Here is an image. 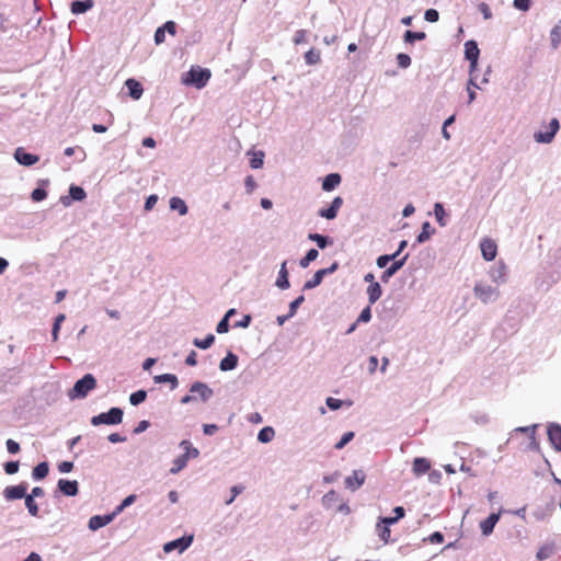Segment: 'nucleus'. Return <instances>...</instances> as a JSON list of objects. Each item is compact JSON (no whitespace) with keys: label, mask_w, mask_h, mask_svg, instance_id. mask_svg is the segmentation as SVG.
<instances>
[{"label":"nucleus","mask_w":561,"mask_h":561,"mask_svg":"<svg viewBox=\"0 0 561 561\" xmlns=\"http://www.w3.org/2000/svg\"><path fill=\"white\" fill-rule=\"evenodd\" d=\"M474 297L483 305L494 304L501 298L499 286H493L485 280H478L473 286Z\"/></svg>","instance_id":"obj_1"},{"label":"nucleus","mask_w":561,"mask_h":561,"mask_svg":"<svg viewBox=\"0 0 561 561\" xmlns=\"http://www.w3.org/2000/svg\"><path fill=\"white\" fill-rule=\"evenodd\" d=\"M96 386V379L91 375L87 374L81 379L76 381L73 388L68 392L71 400L83 399L87 394L93 390Z\"/></svg>","instance_id":"obj_2"},{"label":"nucleus","mask_w":561,"mask_h":561,"mask_svg":"<svg viewBox=\"0 0 561 561\" xmlns=\"http://www.w3.org/2000/svg\"><path fill=\"white\" fill-rule=\"evenodd\" d=\"M210 79V71L201 67H192L185 77L182 79L186 85H194L197 89L204 88Z\"/></svg>","instance_id":"obj_3"},{"label":"nucleus","mask_w":561,"mask_h":561,"mask_svg":"<svg viewBox=\"0 0 561 561\" xmlns=\"http://www.w3.org/2000/svg\"><path fill=\"white\" fill-rule=\"evenodd\" d=\"M123 410L119 408H111L106 413H100L91 419V424L99 426L101 424L115 425L122 423Z\"/></svg>","instance_id":"obj_4"},{"label":"nucleus","mask_w":561,"mask_h":561,"mask_svg":"<svg viewBox=\"0 0 561 561\" xmlns=\"http://www.w3.org/2000/svg\"><path fill=\"white\" fill-rule=\"evenodd\" d=\"M488 274L496 286L504 285L507 282V266L502 261L491 266Z\"/></svg>","instance_id":"obj_5"},{"label":"nucleus","mask_w":561,"mask_h":561,"mask_svg":"<svg viewBox=\"0 0 561 561\" xmlns=\"http://www.w3.org/2000/svg\"><path fill=\"white\" fill-rule=\"evenodd\" d=\"M559 128V121L557 118H552L549 123V131H537L534 134V139L539 144H550L553 140Z\"/></svg>","instance_id":"obj_6"},{"label":"nucleus","mask_w":561,"mask_h":561,"mask_svg":"<svg viewBox=\"0 0 561 561\" xmlns=\"http://www.w3.org/2000/svg\"><path fill=\"white\" fill-rule=\"evenodd\" d=\"M193 542V536H184L179 539L172 540L167 542L163 546V551L165 553L172 552L174 550H178L180 553L185 551Z\"/></svg>","instance_id":"obj_7"},{"label":"nucleus","mask_w":561,"mask_h":561,"mask_svg":"<svg viewBox=\"0 0 561 561\" xmlns=\"http://www.w3.org/2000/svg\"><path fill=\"white\" fill-rule=\"evenodd\" d=\"M27 491V483L22 482L18 485L5 486L2 495L7 501H15L23 499Z\"/></svg>","instance_id":"obj_8"},{"label":"nucleus","mask_w":561,"mask_h":561,"mask_svg":"<svg viewBox=\"0 0 561 561\" xmlns=\"http://www.w3.org/2000/svg\"><path fill=\"white\" fill-rule=\"evenodd\" d=\"M190 392L193 394H197V400L199 399L202 402H207L213 396V389L205 382L195 381L191 385Z\"/></svg>","instance_id":"obj_9"},{"label":"nucleus","mask_w":561,"mask_h":561,"mask_svg":"<svg viewBox=\"0 0 561 561\" xmlns=\"http://www.w3.org/2000/svg\"><path fill=\"white\" fill-rule=\"evenodd\" d=\"M548 438L557 451H561V425L558 423H550L548 425Z\"/></svg>","instance_id":"obj_10"},{"label":"nucleus","mask_w":561,"mask_h":561,"mask_svg":"<svg viewBox=\"0 0 561 561\" xmlns=\"http://www.w3.org/2000/svg\"><path fill=\"white\" fill-rule=\"evenodd\" d=\"M409 254H405L399 260H393L392 264L387 267L380 276L381 282L388 283L389 279L405 264Z\"/></svg>","instance_id":"obj_11"},{"label":"nucleus","mask_w":561,"mask_h":561,"mask_svg":"<svg viewBox=\"0 0 561 561\" xmlns=\"http://www.w3.org/2000/svg\"><path fill=\"white\" fill-rule=\"evenodd\" d=\"M366 476L363 470H354L353 473L345 479L346 488L352 491L360 488L365 482Z\"/></svg>","instance_id":"obj_12"},{"label":"nucleus","mask_w":561,"mask_h":561,"mask_svg":"<svg viewBox=\"0 0 561 561\" xmlns=\"http://www.w3.org/2000/svg\"><path fill=\"white\" fill-rule=\"evenodd\" d=\"M57 488L62 494L67 496H75L79 492V484L76 480L60 479L57 483Z\"/></svg>","instance_id":"obj_13"},{"label":"nucleus","mask_w":561,"mask_h":561,"mask_svg":"<svg viewBox=\"0 0 561 561\" xmlns=\"http://www.w3.org/2000/svg\"><path fill=\"white\" fill-rule=\"evenodd\" d=\"M15 160L25 167H31L38 162L39 157L33 153L26 152L23 148H18L14 152Z\"/></svg>","instance_id":"obj_14"},{"label":"nucleus","mask_w":561,"mask_h":561,"mask_svg":"<svg viewBox=\"0 0 561 561\" xmlns=\"http://www.w3.org/2000/svg\"><path fill=\"white\" fill-rule=\"evenodd\" d=\"M482 256L485 261H492L496 256L497 247L491 239H483L480 243Z\"/></svg>","instance_id":"obj_15"},{"label":"nucleus","mask_w":561,"mask_h":561,"mask_svg":"<svg viewBox=\"0 0 561 561\" xmlns=\"http://www.w3.org/2000/svg\"><path fill=\"white\" fill-rule=\"evenodd\" d=\"M114 519V515H94L89 519V529L95 531L106 525H108Z\"/></svg>","instance_id":"obj_16"},{"label":"nucleus","mask_w":561,"mask_h":561,"mask_svg":"<svg viewBox=\"0 0 561 561\" xmlns=\"http://www.w3.org/2000/svg\"><path fill=\"white\" fill-rule=\"evenodd\" d=\"M500 516V513H492L486 519L480 523V528L484 536H490L493 533L494 526L499 522Z\"/></svg>","instance_id":"obj_17"},{"label":"nucleus","mask_w":561,"mask_h":561,"mask_svg":"<svg viewBox=\"0 0 561 561\" xmlns=\"http://www.w3.org/2000/svg\"><path fill=\"white\" fill-rule=\"evenodd\" d=\"M275 285L279 288V289H288L290 284H289V279H288V270H287V262L284 261L282 264H280V268H279V272H278V276H277V279L275 282Z\"/></svg>","instance_id":"obj_18"},{"label":"nucleus","mask_w":561,"mask_h":561,"mask_svg":"<svg viewBox=\"0 0 561 561\" xmlns=\"http://www.w3.org/2000/svg\"><path fill=\"white\" fill-rule=\"evenodd\" d=\"M480 49L476 41H468L465 43V57L467 60L474 62L479 59Z\"/></svg>","instance_id":"obj_19"},{"label":"nucleus","mask_w":561,"mask_h":561,"mask_svg":"<svg viewBox=\"0 0 561 561\" xmlns=\"http://www.w3.org/2000/svg\"><path fill=\"white\" fill-rule=\"evenodd\" d=\"M125 85L127 87L128 91H129V95L134 99V100H139L144 93V89L141 87V84L135 80V79H127L126 82H125Z\"/></svg>","instance_id":"obj_20"},{"label":"nucleus","mask_w":561,"mask_h":561,"mask_svg":"<svg viewBox=\"0 0 561 561\" xmlns=\"http://www.w3.org/2000/svg\"><path fill=\"white\" fill-rule=\"evenodd\" d=\"M238 365V356L232 352H228L227 356L222 358L219 363V369L221 371L232 370Z\"/></svg>","instance_id":"obj_21"},{"label":"nucleus","mask_w":561,"mask_h":561,"mask_svg":"<svg viewBox=\"0 0 561 561\" xmlns=\"http://www.w3.org/2000/svg\"><path fill=\"white\" fill-rule=\"evenodd\" d=\"M341 180L339 173L328 174L322 182V190L325 192L333 191L341 183Z\"/></svg>","instance_id":"obj_22"},{"label":"nucleus","mask_w":561,"mask_h":561,"mask_svg":"<svg viewBox=\"0 0 561 561\" xmlns=\"http://www.w3.org/2000/svg\"><path fill=\"white\" fill-rule=\"evenodd\" d=\"M431 468V463L426 458L417 457L413 461V473L415 476H421L425 473Z\"/></svg>","instance_id":"obj_23"},{"label":"nucleus","mask_w":561,"mask_h":561,"mask_svg":"<svg viewBox=\"0 0 561 561\" xmlns=\"http://www.w3.org/2000/svg\"><path fill=\"white\" fill-rule=\"evenodd\" d=\"M93 5H94L93 0L73 1L71 3V12L73 14H81V13H84V12L89 11L90 9H92Z\"/></svg>","instance_id":"obj_24"},{"label":"nucleus","mask_w":561,"mask_h":561,"mask_svg":"<svg viewBox=\"0 0 561 561\" xmlns=\"http://www.w3.org/2000/svg\"><path fill=\"white\" fill-rule=\"evenodd\" d=\"M49 466L46 461L39 462L32 471V478L36 481L43 480L47 477Z\"/></svg>","instance_id":"obj_25"},{"label":"nucleus","mask_w":561,"mask_h":561,"mask_svg":"<svg viewBox=\"0 0 561 561\" xmlns=\"http://www.w3.org/2000/svg\"><path fill=\"white\" fill-rule=\"evenodd\" d=\"M153 381L156 383L169 382L171 386V389H175L179 386L178 377L173 374H163V375L154 376Z\"/></svg>","instance_id":"obj_26"},{"label":"nucleus","mask_w":561,"mask_h":561,"mask_svg":"<svg viewBox=\"0 0 561 561\" xmlns=\"http://www.w3.org/2000/svg\"><path fill=\"white\" fill-rule=\"evenodd\" d=\"M180 447L184 450L183 456H185L187 459H195L199 456V450L193 447L190 440H182L180 443Z\"/></svg>","instance_id":"obj_27"},{"label":"nucleus","mask_w":561,"mask_h":561,"mask_svg":"<svg viewBox=\"0 0 561 561\" xmlns=\"http://www.w3.org/2000/svg\"><path fill=\"white\" fill-rule=\"evenodd\" d=\"M170 208L172 210L178 211L181 216L186 215L188 211V208H187L185 202L180 197H172L170 199Z\"/></svg>","instance_id":"obj_28"},{"label":"nucleus","mask_w":561,"mask_h":561,"mask_svg":"<svg viewBox=\"0 0 561 561\" xmlns=\"http://www.w3.org/2000/svg\"><path fill=\"white\" fill-rule=\"evenodd\" d=\"M381 286L379 285V283H373L368 286L367 288V295H368V300H369V304H375L381 296Z\"/></svg>","instance_id":"obj_29"},{"label":"nucleus","mask_w":561,"mask_h":561,"mask_svg":"<svg viewBox=\"0 0 561 561\" xmlns=\"http://www.w3.org/2000/svg\"><path fill=\"white\" fill-rule=\"evenodd\" d=\"M434 232H435V229L431 226V224L428 221H425L422 225V231L417 236L416 241L419 243H424L425 241H427L431 238L432 234H434Z\"/></svg>","instance_id":"obj_30"},{"label":"nucleus","mask_w":561,"mask_h":561,"mask_svg":"<svg viewBox=\"0 0 561 561\" xmlns=\"http://www.w3.org/2000/svg\"><path fill=\"white\" fill-rule=\"evenodd\" d=\"M308 238L309 240L314 241L320 249H325L328 245L333 243L331 238L319 233H310Z\"/></svg>","instance_id":"obj_31"},{"label":"nucleus","mask_w":561,"mask_h":561,"mask_svg":"<svg viewBox=\"0 0 561 561\" xmlns=\"http://www.w3.org/2000/svg\"><path fill=\"white\" fill-rule=\"evenodd\" d=\"M275 436V431L271 426H265L262 430H260L257 434V440L260 443L266 444L270 443Z\"/></svg>","instance_id":"obj_32"},{"label":"nucleus","mask_w":561,"mask_h":561,"mask_svg":"<svg viewBox=\"0 0 561 561\" xmlns=\"http://www.w3.org/2000/svg\"><path fill=\"white\" fill-rule=\"evenodd\" d=\"M324 275L323 273L321 272V270L317 271L314 273V275L312 276L311 279L307 280L305 284H304V287L302 289L304 290H310V289H313L316 288L317 286H319L323 279Z\"/></svg>","instance_id":"obj_33"},{"label":"nucleus","mask_w":561,"mask_h":561,"mask_svg":"<svg viewBox=\"0 0 561 561\" xmlns=\"http://www.w3.org/2000/svg\"><path fill=\"white\" fill-rule=\"evenodd\" d=\"M187 461H188V459L183 455L176 457L173 460V466L170 469V473L178 474L181 470H183L186 467Z\"/></svg>","instance_id":"obj_34"},{"label":"nucleus","mask_w":561,"mask_h":561,"mask_svg":"<svg viewBox=\"0 0 561 561\" xmlns=\"http://www.w3.org/2000/svg\"><path fill=\"white\" fill-rule=\"evenodd\" d=\"M434 215H435V218H436V221L438 222V225L440 227H446V225H447V221L445 219L446 213H445L443 204L436 203L434 205Z\"/></svg>","instance_id":"obj_35"},{"label":"nucleus","mask_w":561,"mask_h":561,"mask_svg":"<svg viewBox=\"0 0 561 561\" xmlns=\"http://www.w3.org/2000/svg\"><path fill=\"white\" fill-rule=\"evenodd\" d=\"M23 499H24V503H25L28 514L31 516L36 517L38 515L39 508H38L37 503L35 502V499H33V496L27 495V493L25 494V496Z\"/></svg>","instance_id":"obj_36"},{"label":"nucleus","mask_w":561,"mask_h":561,"mask_svg":"<svg viewBox=\"0 0 561 561\" xmlns=\"http://www.w3.org/2000/svg\"><path fill=\"white\" fill-rule=\"evenodd\" d=\"M215 342V335L214 334H208L204 340H199V339H194L193 340V344L198 347V348H202V350H207Z\"/></svg>","instance_id":"obj_37"},{"label":"nucleus","mask_w":561,"mask_h":561,"mask_svg":"<svg viewBox=\"0 0 561 561\" xmlns=\"http://www.w3.org/2000/svg\"><path fill=\"white\" fill-rule=\"evenodd\" d=\"M319 255V252L318 250L316 249H310L306 255L300 260L299 262V265L302 267V268H306L309 266V264L311 262H313Z\"/></svg>","instance_id":"obj_38"},{"label":"nucleus","mask_w":561,"mask_h":561,"mask_svg":"<svg viewBox=\"0 0 561 561\" xmlns=\"http://www.w3.org/2000/svg\"><path fill=\"white\" fill-rule=\"evenodd\" d=\"M69 195L72 201H83L87 196L84 190L77 185H71L69 188Z\"/></svg>","instance_id":"obj_39"},{"label":"nucleus","mask_w":561,"mask_h":561,"mask_svg":"<svg viewBox=\"0 0 561 561\" xmlns=\"http://www.w3.org/2000/svg\"><path fill=\"white\" fill-rule=\"evenodd\" d=\"M550 42L553 49L558 48L561 43V26L556 25L550 32Z\"/></svg>","instance_id":"obj_40"},{"label":"nucleus","mask_w":561,"mask_h":561,"mask_svg":"<svg viewBox=\"0 0 561 561\" xmlns=\"http://www.w3.org/2000/svg\"><path fill=\"white\" fill-rule=\"evenodd\" d=\"M426 37V34L424 32H412L407 31L404 33V42L412 44L414 41H423Z\"/></svg>","instance_id":"obj_41"},{"label":"nucleus","mask_w":561,"mask_h":561,"mask_svg":"<svg viewBox=\"0 0 561 561\" xmlns=\"http://www.w3.org/2000/svg\"><path fill=\"white\" fill-rule=\"evenodd\" d=\"M337 501V493L333 490L329 491L322 497V505L327 508H331L333 504Z\"/></svg>","instance_id":"obj_42"},{"label":"nucleus","mask_w":561,"mask_h":561,"mask_svg":"<svg viewBox=\"0 0 561 561\" xmlns=\"http://www.w3.org/2000/svg\"><path fill=\"white\" fill-rule=\"evenodd\" d=\"M147 398V392L145 390H138L129 396V402L133 405H138L142 403Z\"/></svg>","instance_id":"obj_43"},{"label":"nucleus","mask_w":561,"mask_h":561,"mask_svg":"<svg viewBox=\"0 0 561 561\" xmlns=\"http://www.w3.org/2000/svg\"><path fill=\"white\" fill-rule=\"evenodd\" d=\"M264 152L257 151L252 153V159L250 160V165L252 169H260L263 165Z\"/></svg>","instance_id":"obj_44"},{"label":"nucleus","mask_w":561,"mask_h":561,"mask_svg":"<svg viewBox=\"0 0 561 561\" xmlns=\"http://www.w3.org/2000/svg\"><path fill=\"white\" fill-rule=\"evenodd\" d=\"M355 436V433L350 431L342 435L341 439L335 444V449H343Z\"/></svg>","instance_id":"obj_45"},{"label":"nucleus","mask_w":561,"mask_h":561,"mask_svg":"<svg viewBox=\"0 0 561 561\" xmlns=\"http://www.w3.org/2000/svg\"><path fill=\"white\" fill-rule=\"evenodd\" d=\"M305 59L308 65H316L320 61V51L310 49L306 53Z\"/></svg>","instance_id":"obj_46"},{"label":"nucleus","mask_w":561,"mask_h":561,"mask_svg":"<svg viewBox=\"0 0 561 561\" xmlns=\"http://www.w3.org/2000/svg\"><path fill=\"white\" fill-rule=\"evenodd\" d=\"M397 259V254H383L378 256L376 263L379 268H383L388 265L389 262Z\"/></svg>","instance_id":"obj_47"},{"label":"nucleus","mask_w":561,"mask_h":561,"mask_svg":"<svg viewBox=\"0 0 561 561\" xmlns=\"http://www.w3.org/2000/svg\"><path fill=\"white\" fill-rule=\"evenodd\" d=\"M305 301V297L300 295L295 300L289 304L288 317H294L297 312V309Z\"/></svg>","instance_id":"obj_48"},{"label":"nucleus","mask_w":561,"mask_h":561,"mask_svg":"<svg viewBox=\"0 0 561 561\" xmlns=\"http://www.w3.org/2000/svg\"><path fill=\"white\" fill-rule=\"evenodd\" d=\"M553 553V548L551 546H543L537 552L538 560H546Z\"/></svg>","instance_id":"obj_49"},{"label":"nucleus","mask_w":561,"mask_h":561,"mask_svg":"<svg viewBox=\"0 0 561 561\" xmlns=\"http://www.w3.org/2000/svg\"><path fill=\"white\" fill-rule=\"evenodd\" d=\"M243 490H244V486H243V485H241V484H237V485L231 486V489H230L231 496H230V499H228V500L226 501V505H230V504H232V502L234 501V499H236L240 493H242V492H243Z\"/></svg>","instance_id":"obj_50"},{"label":"nucleus","mask_w":561,"mask_h":561,"mask_svg":"<svg viewBox=\"0 0 561 561\" xmlns=\"http://www.w3.org/2000/svg\"><path fill=\"white\" fill-rule=\"evenodd\" d=\"M377 531L380 539L385 542H388L390 538V529L388 526L383 525L381 526L380 523L377 525Z\"/></svg>","instance_id":"obj_51"},{"label":"nucleus","mask_w":561,"mask_h":561,"mask_svg":"<svg viewBox=\"0 0 561 561\" xmlns=\"http://www.w3.org/2000/svg\"><path fill=\"white\" fill-rule=\"evenodd\" d=\"M397 61H398L399 67H401L403 69L410 67V65H411L410 56L407 54H403V53L398 54Z\"/></svg>","instance_id":"obj_52"},{"label":"nucleus","mask_w":561,"mask_h":561,"mask_svg":"<svg viewBox=\"0 0 561 561\" xmlns=\"http://www.w3.org/2000/svg\"><path fill=\"white\" fill-rule=\"evenodd\" d=\"M471 87L473 88H477V89H481V87L479 84L476 83L474 81V78H470L469 82H468V96H469V103L473 102L476 100V92L473 91V89H471Z\"/></svg>","instance_id":"obj_53"},{"label":"nucleus","mask_w":561,"mask_h":561,"mask_svg":"<svg viewBox=\"0 0 561 561\" xmlns=\"http://www.w3.org/2000/svg\"><path fill=\"white\" fill-rule=\"evenodd\" d=\"M424 19L431 23L437 22L439 19V13L435 9H427L424 13Z\"/></svg>","instance_id":"obj_54"},{"label":"nucleus","mask_w":561,"mask_h":561,"mask_svg":"<svg viewBox=\"0 0 561 561\" xmlns=\"http://www.w3.org/2000/svg\"><path fill=\"white\" fill-rule=\"evenodd\" d=\"M318 215L325 219L332 220L337 216V211L334 210L331 206L327 209H320Z\"/></svg>","instance_id":"obj_55"},{"label":"nucleus","mask_w":561,"mask_h":561,"mask_svg":"<svg viewBox=\"0 0 561 561\" xmlns=\"http://www.w3.org/2000/svg\"><path fill=\"white\" fill-rule=\"evenodd\" d=\"M19 461H9L4 463V471L7 474H15L19 471Z\"/></svg>","instance_id":"obj_56"},{"label":"nucleus","mask_w":561,"mask_h":561,"mask_svg":"<svg viewBox=\"0 0 561 561\" xmlns=\"http://www.w3.org/2000/svg\"><path fill=\"white\" fill-rule=\"evenodd\" d=\"M244 185H245L247 193H249V194H251L257 187V184L254 181V178L252 175H248L245 178Z\"/></svg>","instance_id":"obj_57"},{"label":"nucleus","mask_w":561,"mask_h":561,"mask_svg":"<svg viewBox=\"0 0 561 561\" xmlns=\"http://www.w3.org/2000/svg\"><path fill=\"white\" fill-rule=\"evenodd\" d=\"M325 403L329 407V409L334 411L339 410L343 404L342 400L332 397L327 398Z\"/></svg>","instance_id":"obj_58"},{"label":"nucleus","mask_w":561,"mask_h":561,"mask_svg":"<svg viewBox=\"0 0 561 561\" xmlns=\"http://www.w3.org/2000/svg\"><path fill=\"white\" fill-rule=\"evenodd\" d=\"M47 196V193L44 188H35L33 192H32V199L34 202H41L43 199H45Z\"/></svg>","instance_id":"obj_59"},{"label":"nucleus","mask_w":561,"mask_h":561,"mask_svg":"<svg viewBox=\"0 0 561 561\" xmlns=\"http://www.w3.org/2000/svg\"><path fill=\"white\" fill-rule=\"evenodd\" d=\"M531 0H514V7L522 11L529 10Z\"/></svg>","instance_id":"obj_60"},{"label":"nucleus","mask_w":561,"mask_h":561,"mask_svg":"<svg viewBox=\"0 0 561 561\" xmlns=\"http://www.w3.org/2000/svg\"><path fill=\"white\" fill-rule=\"evenodd\" d=\"M229 330V320H227V317H224L219 323L217 324L216 331L218 333H226Z\"/></svg>","instance_id":"obj_61"},{"label":"nucleus","mask_w":561,"mask_h":561,"mask_svg":"<svg viewBox=\"0 0 561 561\" xmlns=\"http://www.w3.org/2000/svg\"><path fill=\"white\" fill-rule=\"evenodd\" d=\"M307 31L305 30H299L295 33V36H294V43L296 45L298 44H301V43H305L307 41Z\"/></svg>","instance_id":"obj_62"},{"label":"nucleus","mask_w":561,"mask_h":561,"mask_svg":"<svg viewBox=\"0 0 561 561\" xmlns=\"http://www.w3.org/2000/svg\"><path fill=\"white\" fill-rule=\"evenodd\" d=\"M371 319V310L369 307H366L365 309L362 310L358 319H357V322H368L370 321Z\"/></svg>","instance_id":"obj_63"},{"label":"nucleus","mask_w":561,"mask_h":561,"mask_svg":"<svg viewBox=\"0 0 561 561\" xmlns=\"http://www.w3.org/2000/svg\"><path fill=\"white\" fill-rule=\"evenodd\" d=\"M7 449L10 454H18L20 451V445L13 439H8L7 443Z\"/></svg>","instance_id":"obj_64"}]
</instances>
